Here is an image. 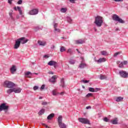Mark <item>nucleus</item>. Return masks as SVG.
Masks as SVG:
<instances>
[{
  "label": "nucleus",
  "mask_w": 128,
  "mask_h": 128,
  "mask_svg": "<svg viewBox=\"0 0 128 128\" xmlns=\"http://www.w3.org/2000/svg\"><path fill=\"white\" fill-rule=\"evenodd\" d=\"M123 62H124V64H125V65H126V64H128V61H126V60H125V61H124Z\"/></svg>",
  "instance_id": "55"
},
{
  "label": "nucleus",
  "mask_w": 128,
  "mask_h": 128,
  "mask_svg": "<svg viewBox=\"0 0 128 128\" xmlns=\"http://www.w3.org/2000/svg\"><path fill=\"white\" fill-rule=\"evenodd\" d=\"M101 54L102 56H106V51H102Z\"/></svg>",
  "instance_id": "42"
},
{
  "label": "nucleus",
  "mask_w": 128,
  "mask_h": 128,
  "mask_svg": "<svg viewBox=\"0 0 128 128\" xmlns=\"http://www.w3.org/2000/svg\"><path fill=\"white\" fill-rule=\"evenodd\" d=\"M14 88V92L15 94H20L22 92V88Z\"/></svg>",
  "instance_id": "11"
},
{
  "label": "nucleus",
  "mask_w": 128,
  "mask_h": 128,
  "mask_svg": "<svg viewBox=\"0 0 128 128\" xmlns=\"http://www.w3.org/2000/svg\"><path fill=\"white\" fill-rule=\"evenodd\" d=\"M42 96L39 97V100H42Z\"/></svg>",
  "instance_id": "62"
},
{
  "label": "nucleus",
  "mask_w": 128,
  "mask_h": 128,
  "mask_svg": "<svg viewBox=\"0 0 128 128\" xmlns=\"http://www.w3.org/2000/svg\"><path fill=\"white\" fill-rule=\"evenodd\" d=\"M54 114H51L49 116H48L47 117V119L48 120H51L52 118H54Z\"/></svg>",
  "instance_id": "26"
},
{
  "label": "nucleus",
  "mask_w": 128,
  "mask_h": 128,
  "mask_svg": "<svg viewBox=\"0 0 128 128\" xmlns=\"http://www.w3.org/2000/svg\"><path fill=\"white\" fill-rule=\"evenodd\" d=\"M65 50H66V48L64 46H62L60 48V52H65Z\"/></svg>",
  "instance_id": "32"
},
{
  "label": "nucleus",
  "mask_w": 128,
  "mask_h": 128,
  "mask_svg": "<svg viewBox=\"0 0 128 128\" xmlns=\"http://www.w3.org/2000/svg\"><path fill=\"white\" fill-rule=\"evenodd\" d=\"M55 46H54V45H52L51 46V48H54Z\"/></svg>",
  "instance_id": "60"
},
{
  "label": "nucleus",
  "mask_w": 128,
  "mask_h": 128,
  "mask_svg": "<svg viewBox=\"0 0 128 128\" xmlns=\"http://www.w3.org/2000/svg\"><path fill=\"white\" fill-rule=\"evenodd\" d=\"M104 122H108L110 120L108 118L105 117L104 118Z\"/></svg>",
  "instance_id": "38"
},
{
  "label": "nucleus",
  "mask_w": 128,
  "mask_h": 128,
  "mask_svg": "<svg viewBox=\"0 0 128 128\" xmlns=\"http://www.w3.org/2000/svg\"><path fill=\"white\" fill-rule=\"evenodd\" d=\"M116 64H119V68H124V62H121L120 61H117Z\"/></svg>",
  "instance_id": "20"
},
{
  "label": "nucleus",
  "mask_w": 128,
  "mask_h": 128,
  "mask_svg": "<svg viewBox=\"0 0 128 128\" xmlns=\"http://www.w3.org/2000/svg\"><path fill=\"white\" fill-rule=\"evenodd\" d=\"M48 74H54V72H49Z\"/></svg>",
  "instance_id": "57"
},
{
  "label": "nucleus",
  "mask_w": 128,
  "mask_h": 128,
  "mask_svg": "<svg viewBox=\"0 0 128 128\" xmlns=\"http://www.w3.org/2000/svg\"><path fill=\"white\" fill-rule=\"evenodd\" d=\"M114 2H122L123 0H114Z\"/></svg>",
  "instance_id": "59"
},
{
  "label": "nucleus",
  "mask_w": 128,
  "mask_h": 128,
  "mask_svg": "<svg viewBox=\"0 0 128 128\" xmlns=\"http://www.w3.org/2000/svg\"><path fill=\"white\" fill-rule=\"evenodd\" d=\"M67 21L68 22H70V24H72V18H70V17H68Z\"/></svg>",
  "instance_id": "33"
},
{
  "label": "nucleus",
  "mask_w": 128,
  "mask_h": 128,
  "mask_svg": "<svg viewBox=\"0 0 128 128\" xmlns=\"http://www.w3.org/2000/svg\"><path fill=\"white\" fill-rule=\"evenodd\" d=\"M38 44L40 46H46V42H42L40 40H38Z\"/></svg>",
  "instance_id": "23"
},
{
  "label": "nucleus",
  "mask_w": 128,
  "mask_h": 128,
  "mask_svg": "<svg viewBox=\"0 0 128 128\" xmlns=\"http://www.w3.org/2000/svg\"><path fill=\"white\" fill-rule=\"evenodd\" d=\"M44 108H42L38 112L39 116H42V114H44Z\"/></svg>",
  "instance_id": "29"
},
{
  "label": "nucleus",
  "mask_w": 128,
  "mask_h": 128,
  "mask_svg": "<svg viewBox=\"0 0 128 128\" xmlns=\"http://www.w3.org/2000/svg\"><path fill=\"white\" fill-rule=\"evenodd\" d=\"M60 86H62V88H64V79L62 78L61 80V84Z\"/></svg>",
  "instance_id": "28"
},
{
  "label": "nucleus",
  "mask_w": 128,
  "mask_h": 128,
  "mask_svg": "<svg viewBox=\"0 0 128 128\" xmlns=\"http://www.w3.org/2000/svg\"><path fill=\"white\" fill-rule=\"evenodd\" d=\"M12 0H8V3L10 4H12Z\"/></svg>",
  "instance_id": "52"
},
{
  "label": "nucleus",
  "mask_w": 128,
  "mask_h": 128,
  "mask_svg": "<svg viewBox=\"0 0 128 128\" xmlns=\"http://www.w3.org/2000/svg\"><path fill=\"white\" fill-rule=\"evenodd\" d=\"M123 100H124V98L122 96H118L116 98V102H122Z\"/></svg>",
  "instance_id": "16"
},
{
  "label": "nucleus",
  "mask_w": 128,
  "mask_h": 128,
  "mask_svg": "<svg viewBox=\"0 0 128 128\" xmlns=\"http://www.w3.org/2000/svg\"><path fill=\"white\" fill-rule=\"evenodd\" d=\"M76 60L72 58H70V60H69V64H74Z\"/></svg>",
  "instance_id": "25"
},
{
  "label": "nucleus",
  "mask_w": 128,
  "mask_h": 128,
  "mask_svg": "<svg viewBox=\"0 0 128 128\" xmlns=\"http://www.w3.org/2000/svg\"><path fill=\"white\" fill-rule=\"evenodd\" d=\"M95 62H96L98 64H100V62H106V58H100L98 59V60H95Z\"/></svg>",
  "instance_id": "15"
},
{
  "label": "nucleus",
  "mask_w": 128,
  "mask_h": 128,
  "mask_svg": "<svg viewBox=\"0 0 128 128\" xmlns=\"http://www.w3.org/2000/svg\"><path fill=\"white\" fill-rule=\"evenodd\" d=\"M18 4H22V0H19L18 2Z\"/></svg>",
  "instance_id": "44"
},
{
  "label": "nucleus",
  "mask_w": 128,
  "mask_h": 128,
  "mask_svg": "<svg viewBox=\"0 0 128 128\" xmlns=\"http://www.w3.org/2000/svg\"><path fill=\"white\" fill-rule=\"evenodd\" d=\"M29 14L31 16H34L36 14H38V9H33L30 10L28 12Z\"/></svg>",
  "instance_id": "7"
},
{
  "label": "nucleus",
  "mask_w": 128,
  "mask_h": 128,
  "mask_svg": "<svg viewBox=\"0 0 128 128\" xmlns=\"http://www.w3.org/2000/svg\"><path fill=\"white\" fill-rule=\"evenodd\" d=\"M60 128H66V126L64 123H61L58 124Z\"/></svg>",
  "instance_id": "22"
},
{
  "label": "nucleus",
  "mask_w": 128,
  "mask_h": 128,
  "mask_svg": "<svg viewBox=\"0 0 128 128\" xmlns=\"http://www.w3.org/2000/svg\"><path fill=\"white\" fill-rule=\"evenodd\" d=\"M66 10H67L66 8H62L60 10L61 12H66Z\"/></svg>",
  "instance_id": "34"
},
{
  "label": "nucleus",
  "mask_w": 128,
  "mask_h": 128,
  "mask_svg": "<svg viewBox=\"0 0 128 128\" xmlns=\"http://www.w3.org/2000/svg\"><path fill=\"white\" fill-rule=\"evenodd\" d=\"M86 64L83 62H81V64L79 66L80 68H86Z\"/></svg>",
  "instance_id": "19"
},
{
  "label": "nucleus",
  "mask_w": 128,
  "mask_h": 128,
  "mask_svg": "<svg viewBox=\"0 0 128 128\" xmlns=\"http://www.w3.org/2000/svg\"><path fill=\"white\" fill-rule=\"evenodd\" d=\"M116 30H120V29H118V28H116Z\"/></svg>",
  "instance_id": "64"
},
{
  "label": "nucleus",
  "mask_w": 128,
  "mask_h": 128,
  "mask_svg": "<svg viewBox=\"0 0 128 128\" xmlns=\"http://www.w3.org/2000/svg\"><path fill=\"white\" fill-rule=\"evenodd\" d=\"M112 20H115V22H118L120 24H124V21L120 18L118 15L114 14L112 16Z\"/></svg>",
  "instance_id": "3"
},
{
  "label": "nucleus",
  "mask_w": 128,
  "mask_h": 128,
  "mask_svg": "<svg viewBox=\"0 0 128 128\" xmlns=\"http://www.w3.org/2000/svg\"><path fill=\"white\" fill-rule=\"evenodd\" d=\"M33 89L34 90H36L38 89V86H34Z\"/></svg>",
  "instance_id": "45"
},
{
  "label": "nucleus",
  "mask_w": 128,
  "mask_h": 128,
  "mask_svg": "<svg viewBox=\"0 0 128 128\" xmlns=\"http://www.w3.org/2000/svg\"><path fill=\"white\" fill-rule=\"evenodd\" d=\"M112 124H118V118H115L114 120H111Z\"/></svg>",
  "instance_id": "24"
},
{
  "label": "nucleus",
  "mask_w": 128,
  "mask_h": 128,
  "mask_svg": "<svg viewBox=\"0 0 128 128\" xmlns=\"http://www.w3.org/2000/svg\"><path fill=\"white\" fill-rule=\"evenodd\" d=\"M119 74L121 78H126L128 77V73L124 70H120L119 72Z\"/></svg>",
  "instance_id": "6"
},
{
  "label": "nucleus",
  "mask_w": 128,
  "mask_h": 128,
  "mask_svg": "<svg viewBox=\"0 0 128 128\" xmlns=\"http://www.w3.org/2000/svg\"><path fill=\"white\" fill-rule=\"evenodd\" d=\"M46 104H48V102H43L42 103V106H46Z\"/></svg>",
  "instance_id": "51"
},
{
  "label": "nucleus",
  "mask_w": 128,
  "mask_h": 128,
  "mask_svg": "<svg viewBox=\"0 0 128 128\" xmlns=\"http://www.w3.org/2000/svg\"><path fill=\"white\" fill-rule=\"evenodd\" d=\"M120 54V52H117L114 53V58L118 56V54Z\"/></svg>",
  "instance_id": "37"
},
{
  "label": "nucleus",
  "mask_w": 128,
  "mask_h": 128,
  "mask_svg": "<svg viewBox=\"0 0 128 128\" xmlns=\"http://www.w3.org/2000/svg\"><path fill=\"white\" fill-rule=\"evenodd\" d=\"M10 71L12 74H14L16 72V67L14 65H12V67L10 68Z\"/></svg>",
  "instance_id": "9"
},
{
  "label": "nucleus",
  "mask_w": 128,
  "mask_h": 128,
  "mask_svg": "<svg viewBox=\"0 0 128 128\" xmlns=\"http://www.w3.org/2000/svg\"><path fill=\"white\" fill-rule=\"evenodd\" d=\"M81 59H82V62H84V57H81Z\"/></svg>",
  "instance_id": "49"
},
{
  "label": "nucleus",
  "mask_w": 128,
  "mask_h": 128,
  "mask_svg": "<svg viewBox=\"0 0 128 128\" xmlns=\"http://www.w3.org/2000/svg\"><path fill=\"white\" fill-rule=\"evenodd\" d=\"M4 86L6 88H12L14 86V83L10 81H5L4 82Z\"/></svg>",
  "instance_id": "5"
},
{
  "label": "nucleus",
  "mask_w": 128,
  "mask_h": 128,
  "mask_svg": "<svg viewBox=\"0 0 128 128\" xmlns=\"http://www.w3.org/2000/svg\"><path fill=\"white\" fill-rule=\"evenodd\" d=\"M54 30H55L56 32H60V30L58 29V28H56L54 29Z\"/></svg>",
  "instance_id": "48"
},
{
  "label": "nucleus",
  "mask_w": 128,
  "mask_h": 128,
  "mask_svg": "<svg viewBox=\"0 0 128 128\" xmlns=\"http://www.w3.org/2000/svg\"><path fill=\"white\" fill-rule=\"evenodd\" d=\"M6 92H7V94H10L12 92H14V88L8 90Z\"/></svg>",
  "instance_id": "27"
},
{
  "label": "nucleus",
  "mask_w": 128,
  "mask_h": 128,
  "mask_svg": "<svg viewBox=\"0 0 128 128\" xmlns=\"http://www.w3.org/2000/svg\"><path fill=\"white\" fill-rule=\"evenodd\" d=\"M78 120L80 122H82V124H90V120L87 118H78Z\"/></svg>",
  "instance_id": "4"
},
{
  "label": "nucleus",
  "mask_w": 128,
  "mask_h": 128,
  "mask_svg": "<svg viewBox=\"0 0 128 128\" xmlns=\"http://www.w3.org/2000/svg\"><path fill=\"white\" fill-rule=\"evenodd\" d=\"M75 42L76 44H84V40L80 39L76 40Z\"/></svg>",
  "instance_id": "12"
},
{
  "label": "nucleus",
  "mask_w": 128,
  "mask_h": 128,
  "mask_svg": "<svg viewBox=\"0 0 128 128\" xmlns=\"http://www.w3.org/2000/svg\"><path fill=\"white\" fill-rule=\"evenodd\" d=\"M38 30H42V28H40V26H36L35 28V32H38Z\"/></svg>",
  "instance_id": "41"
},
{
  "label": "nucleus",
  "mask_w": 128,
  "mask_h": 128,
  "mask_svg": "<svg viewBox=\"0 0 128 128\" xmlns=\"http://www.w3.org/2000/svg\"><path fill=\"white\" fill-rule=\"evenodd\" d=\"M42 126H45V128H50L48 127V125L46 124L42 123Z\"/></svg>",
  "instance_id": "43"
},
{
  "label": "nucleus",
  "mask_w": 128,
  "mask_h": 128,
  "mask_svg": "<svg viewBox=\"0 0 128 128\" xmlns=\"http://www.w3.org/2000/svg\"><path fill=\"white\" fill-rule=\"evenodd\" d=\"M86 110H90V109L92 108V106H86Z\"/></svg>",
  "instance_id": "53"
},
{
  "label": "nucleus",
  "mask_w": 128,
  "mask_h": 128,
  "mask_svg": "<svg viewBox=\"0 0 128 128\" xmlns=\"http://www.w3.org/2000/svg\"><path fill=\"white\" fill-rule=\"evenodd\" d=\"M94 32H96V28H94Z\"/></svg>",
  "instance_id": "63"
},
{
  "label": "nucleus",
  "mask_w": 128,
  "mask_h": 128,
  "mask_svg": "<svg viewBox=\"0 0 128 128\" xmlns=\"http://www.w3.org/2000/svg\"><path fill=\"white\" fill-rule=\"evenodd\" d=\"M92 96V94L89 93L86 95V98H90V96Z\"/></svg>",
  "instance_id": "40"
},
{
  "label": "nucleus",
  "mask_w": 128,
  "mask_h": 128,
  "mask_svg": "<svg viewBox=\"0 0 128 128\" xmlns=\"http://www.w3.org/2000/svg\"><path fill=\"white\" fill-rule=\"evenodd\" d=\"M59 94H60V96H64V92H61L60 93H59Z\"/></svg>",
  "instance_id": "54"
},
{
  "label": "nucleus",
  "mask_w": 128,
  "mask_h": 128,
  "mask_svg": "<svg viewBox=\"0 0 128 128\" xmlns=\"http://www.w3.org/2000/svg\"><path fill=\"white\" fill-rule=\"evenodd\" d=\"M76 50H77L78 52V54L80 53V51L78 50V49H76Z\"/></svg>",
  "instance_id": "61"
},
{
  "label": "nucleus",
  "mask_w": 128,
  "mask_h": 128,
  "mask_svg": "<svg viewBox=\"0 0 128 128\" xmlns=\"http://www.w3.org/2000/svg\"><path fill=\"white\" fill-rule=\"evenodd\" d=\"M52 94L54 96H58V94H60V93L58 92V90L56 89L52 91Z\"/></svg>",
  "instance_id": "17"
},
{
  "label": "nucleus",
  "mask_w": 128,
  "mask_h": 128,
  "mask_svg": "<svg viewBox=\"0 0 128 128\" xmlns=\"http://www.w3.org/2000/svg\"><path fill=\"white\" fill-rule=\"evenodd\" d=\"M88 90L90 92H94V88H88Z\"/></svg>",
  "instance_id": "36"
},
{
  "label": "nucleus",
  "mask_w": 128,
  "mask_h": 128,
  "mask_svg": "<svg viewBox=\"0 0 128 128\" xmlns=\"http://www.w3.org/2000/svg\"><path fill=\"white\" fill-rule=\"evenodd\" d=\"M100 80H106V76L104 75L100 74Z\"/></svg>",
  "instance_id": "31"
},
{
  "label": "nucleus",
  "mask_w": 128,
  "mask_h": 128,
  "mask_svg": "<svg viewBox=\"0 0 128 128\" xmlns=\"http://www.w3.org/2000/svg\"><path fill=\"white\" fill-rule=\"evenodd\" d=\"M44 58H48V55H44Z\"/></svg>",
  "instance_id": "56"
},
{
  "label": "nucleus",
  "mask_w": 128,
  "mask_h": 128,
  "mask_svg": "<svg viewBox=\"0 0 128 128\" xmlns=\"http://www.w3.org/2000/svg\"><path fill=\"white\" fill-rule=\"evenodd\" d=\"M58 27V24H54V28L56 29Z\"/></svg>",
  "instance_id": "50"
},
{
  "label": "nucleus",
  "mask_w": 128,
  "mask_h": 128,
  "mask_svg": "<svg viewBox=\"0 0 128 128\" xmlns=\"http://www.w3.org/2000/svg\"><path fill=\"white\" fill-rule=\"evenodd\" d=\"M30 74H32V73L30 72H27L26 74V78H30V76H30Z\"/></svg>",
  "instance_id": "30"
},
{
  "label": "nucleus",
  "mask_w": 128,
  "mask_h": 128,
  "mask_svg": "<svg viewBox=\"0 0 128 128\" xmlns=\"http://www.w3.org/2000/svg\"><path fill=\"white\" fill-rule=\"evenodd\" d=\"M82 82H84V84H88L90 82V80H82Z\"/></svg>",
  "instance_id": "39"
},
{
  "label": "nucleus",
  "mask_w": 128,
  "mask_h": 128,
  "mask_svg": "<svg viewBox=\"0 0 128 128\" xmlns=\"http://www.w3.org/2000/svg\"><path fill=\"white\" fill-rule=\"evenodd\" d=\"M58 64H55L54 65H53V66H54V68H56V66H58Z\"/></svg>",
  "instance_id": "58"
},
{
  "label": "nucleus",
  "mask_w": 128,
  "mask_h": 128,
  "mask_svg": "<svg viewBox=\"0 0 128 128\" xmlns=\"http://www.w3.org/2000/svg\"><path fill=\"white\" fill-rule=\"evenodd\" d=\"M48 66H54L55 64H58V63L56 61L50 60L48 62Z\"/></svg>",
  "instance_id": "13"
},
{
  "label": "nucleus",
  "mask_w": 128,
  "mask_h": 128,
  "mask_svg": "<svg viewBox=\"0 0 128 128\" xmlns=\"http://www.w3.org/2000/svg\"><path fill=\"white\" fill-rule=\"evenodd\" d=\"M8 106L6 105L5 104H2L1 105H0V112L4 110H8Z\"/></svg>",
  "instance_id": "8"
},
{
  "label": "nucleus",
  "mask_w": 128,
  "mask_h": 128,
  "mask_svg": "<svg viewBox=\"0 0 128 128\" xmlns=\"http://www.w3.org/2000/svg\"><path fill=\"white\" fill-rule=\"evenodd\" d=\"M67 52L68 54H72V49L70 48L68 50Z\"/></svg>",
  "instance_id": "35"
},
{
  "label": "nucleus",
  "mask_w": 128,
  "mask_h": 128,
  "mask_svg": "<svg viewBox=\"0 0 128 128\" xmlns=\"http://www.w3.org/2000/svg\"><path fill=\"white\" fill-rule=\"evenodd\" d=\"M98 90H100V88H96L94 89V92H98Z\"/></svg>",
  "instance_id": "47"
},
{
  "label": "nucleus",
  "mask_w": 128,
  "mask_h": 128,
  "mask_svg": "<svg viewBox=\"0 0 128 128\" xmlns=\"http://www.w3.org/2000/svg\"><path fill=\"white\" fill-rule=\"evenodd\" d=\"M58 124H61V123L62 122V116H60L58 117Z\"/></svg>",
  "instance_id": "18"
},
{
  "label": "nucleus",
  "mask_w": 128,
  "mask_h": 128,
  "mask_svg": "<svg viewBox=\"0 0 128 128\" xmlns=\"http://www.w3.org/2000/svg\"><path fill=\"white\" fill-rule=\"evenodd\" d=\"M12 12H14V10H11V12H9V16L12 20H14V16H12Z\"/></svg>",
  "instance_id": "21"
},
{
  "label": "nucleus",
  "mask_w": 128,
  "mask_h": 128,
  "mask_svg": "<svg viewBox=\"0 0 128 128\" xmlns=\"http://www.w3.org/2000/svg\"><path fill=\"white\" fill-rule=\"evenodd\" d=\"M44 84H43L41 86V88H40V90H44Z\"/></svg>",
  "instance_id": "46"
},
{
  "label": "nucleus",
  "mask_w": 128,
  "mask_h": 128,
  "mask_svg": "<svg viewBox=\"0 0 128 128\" xmlns=\"http://www.w3.org/2000/svg\"><path fill=\"white\" fill-rule=\"evenodd\" d=\"M104 22V20H102V18L100 16H97L96 18L94 24L97 26L98 27H100L102 26V24Z\"/></svg>",
  "instance_id": "2"
},
{
  "label": "nucleus",
  "mask_w": 128,
  "mask_h": 128,
  "mask_svg": "<svg viewBox=\"0 0 128 128\" xmlns=\"http://www.w3.org/2000/svg\"><path fill=\"white\" fill-rule=\"evenodd\" d=\"M28 42V40L26 39V38L22 37L16 41V43L14 46V48L18 49L20 48V44H26Z\"/></svg>",
  "instance_id": "1"
},
{
  "label": "nucleus",
  "mask_w": 128,
  "mask_h": 128,
  "mask_svg": "<svg viewBox=\"0 0 128 128\" xmlns=\"http://www.w3.org/2000/svg\"><path fill=\"white\" fill-rule=\"evenodd\" d=\"M14 10H18L20 14L22 16V8H20V7L18 6L17 8L16 6H14Z\"/></svg>",
  "instance_id": "10"
},
{
  "label": "nucleus",
  "mask_w": 128,
  "mask_h": 128,
  "mask_svg": "<svg viewBox=\"0 0 128 128\" xmlns=\"http://www.w3.org/2000/svg\"><path fill=\"white\" fill-rule=\"evenodd\" d=\"M56 76H54L50 79L49 80L50 82H52L54 84V82H56Z\"/></svg>",
  "instance_id": "14"
}]
</instances>
